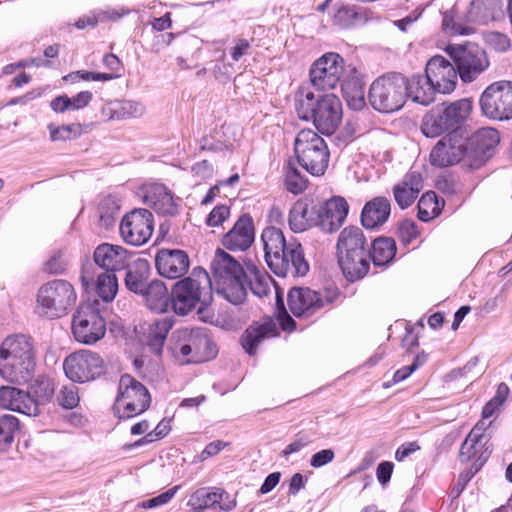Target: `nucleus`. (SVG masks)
Wrapping results in <instances>:
<instances>
[{
  "label": "nucleus",
  "instance_id": "f257e3e1",
  "mask_svg": "<svg viewBox=\"0 0 512 512\" xmlns=\"http://www.w3.org/2000/svg\"><path fill=\"white\" fill-rule=\"evenodd\" d=\"M261 240L264 244L265 260L276 275L304 276L309 271L301 244L286 242L280 229L266 227L261 234Z\"/></svg>",
  "mask_w": 512,
  "mask_h": 512
},
{
  "label": "nucleus",
  "instance_id": "f03ea898",
  "mask_svg": "<svg viewBox=\"0 0 512 512\" xmlns=\"http://www.w3.org/2000/svg\"><path fill=\"white\" fill-rule=\"evenodd\" d=\"M32 339L23 334L7 336L0 344V376L11 383L25 384L35 373Z\"/></svg>",
  "mask_w": 512,
  "mask_h": 512
},
{
  "label": "nucleus",
  "instance_id": "7ed1b4c3",
  "mask_svg": "<svg viewBox=\"0 0 512 512\" xmlns=\"http://www.w3.org/2000/svg\"><path fill=\"white\" fill-rule=\"evenodd\" d=\"M171 307L175 314L185 316L194 309L202 312L212 301L211 280L202 268L177 281L171 290Z\"/></svg>",
  "mask_w": 512,
  "mask_h": 512
},
{
  "label": "nucleus",
  "instance_id": "20e7f679",
  "mask_svg": "<svg viewBox=\"0 0 512 512\" xmlns=\"http://www.w3.org/2000/svg\"><path fill=\"white\" fill-rule=\"evenodd\" d=\"M217 293L233 305L247 296L248 277L241 263L222 249H217L211 262Z\"/></svg>",
  "mask_w": 512,
  "mask_h": 512
},
{
  "label": "nucleus",
  "instance_id": "39448f33",
  "mask_svg": "<svg viewBox=\"0 0 512 512\" xmlns=\"http://www.w3.org/2000/svg\"><path fill=\"white\" fill-rule=\"evenodd\" d=\"M76 301V290L69 281L49 280L37 290L35 312L47 320L60 319L72 311Z\"/></svg>",
  "mask_w": 512,
  "mask_h": 512
},
{
  "label": "nucleus",
  "instance_id": "423d86ee",
  "mask_svg": "<svg viewBox=\"0 0 512 512\" xmlns=\"http://www.w3.org/2000/svg\"><path fill=\"white\" fill-rule=\"evenodd\" d=\"M472 101L463 98L431 109L422 119L421 131L428 138L457 133L472 112Z\"/></svg>",
  "mask_w": 512,
  "mask_h": 512
},
{
  "label": "nucleus",
  "instance_id": "0eeeda50",
  "mask_svg": "<svg viewBox=\"0 0 512 512\" xmlns=\"http://www.w3.org/2000/svg\"><path fill=\"white\" fill-rule=\"evenodd\" d=\"M294 150L299 164L311 175L321 176L328 168L330 152L325 140L311 129L301 130Z\"/></svg>",
  "mask_w": 512,
  "mask_h": 512
},
{
  "label": "nucleus",
  "instance_id": "6e6552de",
  "mask_svg": "<svg viewBox=\"0 0 512 512\" xmlns=\"http://www.w3.org/2000/svg\"><path fill=\"white\" fill-rule=\"evenodd\" d=\"M407 98L406 78L390 73L377 78L370 86L369 101L372 107L383 113L399 110Z\"/></svg>",
  "mask_w": 512,
  "mask_h": 512
},
{
  "label": "nucleus",
  "instance_id": "1a4fd4ad",
  "mask_svg": "<svg viewBox=\"0 0 512 512\" xmlns=\"http://www.w3.org/2000/svg\"><path fill=\"white\" fill-rule=\"evenodd\" d=\"M151 397L147 388L132 376H121L114 411L119 418H131L141 414L150 406Z\"/></svg>",
  "mask_w": 512,
  "mask_h": 512
},
{
  "label": "nucleus",
  "instance_id": "9d476101",
  "mask_svg": "<svg viewBox=\"0 0 512 512\" xmlns=\"http://www.w3.org/2000/svg\"><path fill=\"white\" fill-rule=\"evenodd\" d=\"M446 52L453 60L459 77L465 83L476 80L490 64L485 50L476 44L448 45Z\"/></svg>",
  "mask_w": 512,
  "mask_h": 512
},
{
  "label": "nucleus",
  "instance_id": "9b49d317",
  "mask_svg": "<svg viewBox=\"0 0 512 512\" xmlns=\"http://www.w3.org/2000/svg\"><path fill=\"white\" fill-rule=\"evenodd\" d=\"M71 330L77 342L93 345L105 336L106 322L96 307L81 304L73 314Z\"/></svg>",
  "mask_w": 512,
  "mask_h": 512
},
{
  "label": "nucleus",
  "instance_id": "f8f14e48",
  "mask_svg": "<svg viewBox=\"0 0 512 512\" xmlns=\"http://www.w3.org/2000/svg\"><path fill=\"white\" fill-rule=\"evenodd\" d=\"M465 147L464 167L479 169L492 157L500 142L499 132L491 127H484L463 139Z\"/></svg>",
  "mask_w": 512,
  "mask_h": 512
},
{
  "label": "nucleus",
  "instance_id": "ddd939ff",
  "mask_svg": "<svg viewBox=\"0 0 512 512\" xmlns=\"http://www.w3.org/2000/svg\"><path fill=\"white\" fill-rule=\"evenodd\" d=\"M479 103L483 114L490 119H512V82L490 84L481 94Z\"/></svg>",
  "mask_w": 512,
  "mask_h": 512
},
{
  "label": "nucleus",
  "instance_id": "4468645a",
  "mask_svg": "<svg viewBox=\"0 0 512 512\" xmlns=\"http://www.w3.org/2000/svg\"><path fill=\"white\" fill-rule=\"evenodd\" d=\"M63 369L71 381L85 383L98 378L104 372V361L98 353L82 349L65 358Z\"/></svg>",
  "mask_w": 512,
  "mask_h": 512
},
{
  "label": "nucleus",
  "instance_id": "2eb2a0df",
  "mask_svg": "<svg viewBox=\"0 0 512 512\" xmlns=\"http://www.w3.org/2000/svg\"><path fill=\"white\" fill-rule=\"evenodd\" d=\"M335 290L317 292L310 288L294 287L287 297L288 306L296 317H310L320 309L332 304L337 298Z\"/></svg>",
  "mask_w": 512,
  "mask_h": 512
},
{
  "label": "nucleus",
  "instance_id": "dca6fc26",
  "mask_svg": "<svg viewBox=\"0 0 512 512\" xmlns=\"http://www.w3.org/2000/svg\"><path fill=\"white\" fill-rule=\"evenodd\" d=\"M119 229L122 239L127 244L144 245L153 233V214L144 208L134 209L123 216Z\"/></svg>",
  "mask_w": 512,
  "mask_h": 512
},
{
  "label": "nucleus",
  "instance_id": "f3484780",
  "mask_svg": "<svg viewBox=\"0 0 512 512\" xmlns=\"http://www.w3.org/2000/svg\"><path fill=\"white\" fill-rule=\"evenodd\" d=\"M344 73V59L338 53L328 52L318 58L309 71L310 81L318 90L334 89Z\"/></svg>",
  "mask_w": 512,
  "mask_h": 512
},
{
  "label": "nucleus",
  "instance_id": "a211bd4d",
  "mask_svg": "<svg viewBox=\"0 0 512 512\" xmlns=\"http://www.w3.org/2000/svg\"><path fill=\"white\" fill-rule=\"evenodd\" d=\"M315 115L311 118L319 132L326 135L333 134L342 121V104L334 94L318 96Z\"/></svg>",
  "mask_w": 512,
  "mask_h": 512
},
{
  "label": "nucleus",
  "instance_id": "6ab92c4d",
  "mask_svg": "<svg viewBox=\"0 0 512 512\" xmlns=\"http://www.w3.org/2000/svg\"><path fill=\"white\" fill-rule=\"evenodd\" d=\"M425 73L437 92L450 94L455 90L459 74L445 57L433 56L426 64Z\"/></svg>",
  "mask_w": 512,
  "mask_h": 512
},
{
  "label": "nucleus",
  "instance_id": "aec40b11",
  "mask_svg": "<svg viewBox=\"0 0 512 512\" xmlns=\"http://www.w3.org/2000/svg\"><path fill=\"white\" fill-rule=\"evenodd\" d=\"M464 142L457 133H449L440 139L430 153V162L437 167H448L459 162L464 166Z\"/></svg>",
  "mask_w": 512,
  "mask_h": 512
},
{
  "label": "nucleus",
  "instance_id": "412c9836",
  "mask_svg": "<svg viewBox=\"0 0 512 512\" xmlns=\"http://www.w3.org/2000/svg\"><path fill=\"white\" fill-rule=\"evenodd\" d=\"M144 203L160 215L175 216L179 211V198L163 184L149 183L141 188Z\"/></svg>",
  "mask_w": 512,
  "mask_h": 512
},
{
  "label": "nucleus",
  "instance_id": "4be33fe9",
  "mask_svg": "<svg viewBox=\"0 0 512 512\" xmlns=\"http://www.w3.org/2000/svg\"><path fill=\"white\" fill-rule=\"evenodd\" d=\"M254 240L253 218L249 214H242L232 228L222 236L221 243L229 251L244 252L252 246Z\"/></svg>",
  "mask_w": 512,
  "mask_h": 512
},
{
  "label": "nucleus",
  "instance_id": "5701e85b",
  "mask_svg": "<svg viewBox=\"0 0 512 512\" xmlns=\"http://www.w3.org/2000/svg\"><path fill=\"white\" fill-rule=\"evenodd\" d=\"M155 265L161 276L178 279L187 273L190 259L184 250L161 249L156 254Z\"/></svg>",
  "mask_w": 512,
  "mask_h": 512
},
{
  "label": "nucleus",
  "instance_id": "b1692460",
  "mask_svg": "<svg viewBox=\"0 0 512 512\" xmlns=\"http://www.w3.org/2000/svg\"><path fill=\"white\" fill-rule=\"evenodd\" d=\"M348 211L347 201L343 197L334 196L320 207L317 224L324 232L332 233L343 225Z\"/></svg>",
  "mask_w": 512,
  "mask_h": 512
},
{
  "label": "nucleus",
  "instance_id": "393cba45",
  "mask_svg": "<svg viewBox=\"0 0 512 512\" xmlns=\"http://www.w3.org/2000/svg\"><path fill=\"white\" fill-rule=\"evenodd\" d=\"M0 406L27 416L39 413L38 403L28 393L11 386L0 387Z\"/></svg>",
  "mask_w": 512,
  "mask_h": 512
},
{
  "label": "nucleus",
  "instance_id": "a878e982",
  "mask_svg": "<svg viewBox=\"0 0 512 512\" xmlns=\"http://www.w3.org/2000/svg\"><path fill=\"white\" fill-rule=\"evenodd\" d=\"M128 252L120 245L109 243L100 244L94 251L95 263L106 270L116 272L128 265Z\"/></svg>",
  "mask_w": 512,
  "mask_h": 512
},
{
  "label": "nucleus",
  "instance_id": "bb28decb",
  "mask_svg": "<svg viewBox=\"0 0 512 512\" xmlns=\"http://www.w3.org/2000/svg\"><path fill=\"white\" fill-rule=\"evenodd\" d=\"M505 0H473L468 12L471 22L488 24L504 17Z\"/></svg>",
  "mask_w": 512,
  "mask_h": 512
},
{
  "label": "nucleus",
  "instance_id": "cd10ccee",
  "mask_svg": "<svg viewBox=\"0 0 512 512\" xmlns=\"http://www.w3.org/2000/svg\"><path fill=\"white\" fill-rule=\"evenodd\" d=\"M338 263L345 278L350 281H358L368 273L370 268V251L362 253L337 254Z\"/></svg>",
  "mask_w": 512,
  "mask_h": 512
},
{
  "label": "nucleus",
  "instance_id": "c85d7f7f",
  "mask_svg": "<svg viewBox=\"0 0 512 512\" xmlns=\"http://www.w3.org/2000/svg\"><path fill=\"white\" fill-rule=\"evenodd\" d=\"M186 335H188L190 339L193 351L192 359H195V363L209 361L216 357L218 348L207 329H187Z\"/></svg>",
  "mask_w": 512,
  "mask_h": 512
},
{
  "label": "nucleus",
  "instance_id": "c756f323",
  "mask_svg": "<svg viewBox=\"0 0 512 512\" xmlns=\"http://www.w3.org/2000/svg\"><path fill=\"white\" fill-rule=\"evenodd\" d=\"M390 212V201L386 197H375L367 202L362 210V225L367 229L377 228L388 220Z\"/></svg>",
  "mask_w": 512,
  "mask_h": 512
},
{
  "label": "nucleus",
  "instance_id": "7c9ffc66",
  "mask_svg": "<svg viewBox=\"0 0 512 512\" xmlns=\"http://www.w3.org/2000/svg\"><path fill=\"white\" fill-rule=\"evenodd\" d=\"M237 139L235 127L231 125H222L214 129L210 134L202 137L200 149L211 152H222L231 150Z\"/></svg>",
  "mask_w": 512,
  "mask_h": 512
},
{
  "label": "nucleus",
  "instance_id": "2f4dec72",
  "mask_svg": "<svg viewBox=\"0 0 512 512\" xmlns=\"http://www.w3.org/2000/svg\"><path fill=\"white\" fill-rule=\"evenodd\" d=\"M223 497H228L227 493L218 488L203 487L196 490L189 498L188 505L194 511L203 512L205 509L219 505L220 509L229 511L234 507V504H222Z\"/></svg>",
  "mask_w": 512,
  "mask_h": 512
},
{
  "label": "nucleus",
  "instance_id": "473e14b6",
  "mask_svg": "<svg viewBox=\"0 0 512 512\" xmlns=\"http://www.w3.org/2000/svg\"><path fill=\"white\" fill-rule=\"evenodd\" d=\"M369 250V244L361 228L349 226L344 228L338 237L337 254L362 253Z\"/></svg>",
  "mask_w": 512,
  "mask_h": 512
},
{
  "label": "nucleus",
  "instance_id": "72a5a7b5",
  "mask_svg": "<svg viewBox=\"0 0 512 512\" xmlns=\"http://www.w3.org/2000/svg\"><path fill=\"white\" fill-rule=\"evenodd\" d=\"M407 97L422 105H429L435 99L436 89L428 80L427 74L413 75L409 80L406 79Z\"/></svg>",
  "mask_w": 512,
  "mask_h": 512
},
{
  "label": "nucleus",
  "instance_id": "f704fd0d",
  "mask_svg": "<svg viewBox=\"0 0 512 512\" xmlns=\"http://www.w3.org/2000/svg\"><path fill=\"white\" fill-rule=\"evenodd\" d=\"M174 325L172 317H164L150 323L146 329V342L150 350L160 355L167 338V335Z\"/></svg>",
  "mask_w": 512,
  "mask_h": 512
},
{
  "label": "nucleus",
  "instance_id": "c9c22d12",
  "mask_svg": "<svg viewBox=\"0 0 512 512\" xmlns=\"http://www.w3.org/2000/svg\"><path fill=\"white\" fill-rule=\"evenodd\" d=\"M147 308L156 313H165L171 304L170 294L165 284L160 280L152 281L142 294Z\"/></svg>",
  "mask_w": 512,
  "mask_h": 512
},
{
  "label": "nucleus",
  "instance_id": "e433bc0d",
  "mask_svg": "<svg viewBox=\"0 0 512 512\" xmlns=\"http://www.w3.org/2000/svg\"><path fill=\"white\" fill-rule=\"evenodd\" d=\"M273 336H275V325L272 322L250 326L243 335L242 346L248 354L253 355L265 338Z\"/></svg>",
  "mask_w": 512,
  "mask_h": 512
},
{
  "label": "nucleus",
  "instance_id": "4c0bfd02",
  "mask_svg": "<svg viewBox=\"0 0 512 512\" xmlns=\"http://www.w3.org/2000/svg\"><path fill=\"white\" fill-rule=\"evenodd\" d=\"M318 105V97L308 86H301L294 96V108L298 117L310 121Z\"/></svg>",
  "mask_w": 512,
  "mask_h": 512
},
{
  "label": "nucleus",
  "instance_id": "58836bf2",
  "mask_svg": "<svg viewBox=\"0 0 512 512\" xmlns=\"http://www.w3.org/2000/svg\"><path fill=\"white\" fill-rule=\"evenodd\" d=\"M396 254V243L392 238L379 237L371 244L370 260L375 266L389 264Z\"/></svg>",
  "mask_w": 512,
  "mask_h": 512
},
{
  "label": "nucleus",
  "instance_id": "ea45409f",
  "mask_svg": "<svg viewBox=\"0 0 512 512\" xmlns=\"http://www.w3.org/2000/svg\"><path fill=\"white\" fill-rule=\"evenodd\" d=\"M145 105L136 100H122L114 104L110 109V118L124 120L129 118H138L145 114Z\"/></svg>",
  "mask_w": 512,
  "mask_h": 512
},
{
  "label": "nucleus",
  "instance_id": "a19ab883",
  "mask_svg": "<svg viewBox=\"0 0 512 512\" xmlns=\"http://www.w3.org/2000/svg\"><path fill=\"white\" fill-rule=\"evenodd\" d=\"M334 23L341 28H349L365 23L368 18L365 12L356 6H341L334 13Z\"/></svg>",
  "mask_w": 512,
  "mask_h": 512
},
{
  "label": "nucleus",
  "instance_id": "79ce46f5",
  "mask_svg": "<svg viewBox=\"0 0 512 512\" xmlns=\"http://www.w3.org/2000/svg\"><path fill=\"white\" fill-rule=\"evenodd\" d=\"M187 329H182L177 332V340L170 347V351L175 360L181 364L195 363L193 358L192 346L189 336L186 335Z\"/></svg>",
  "mask_w": 512,
  "mask_h": 512
},
{
  "label": "nucleus",
  "instance_id": "37998d69",
  "mask_svg": "<svg viewBox=\"0 0 512 512\" xmlns=\"http://www.w3.org/2000/svg\"><path fill=\"white\" fill-rule=\"evenodd\" d=\"M118 291V281L114 272H104L98 275L96 293L105 302L112 301Z\"/></svg>",
  "mask_w": 512,
  "mask_h": 512
},
{
  "label": "nucleus",
  "instance_id": "c03bdc74",
  "mask_svg": "<svg viewBox=\"0 0 512 512\" xmlns=\"http://www.w3.org/2000/svg\"><path fill=\"white\" fill-rule=\"evenodd\" d=\"M441 212L438 198L434 192L423 194L418 202V218L427 222L437 217Z\"/></svg>",
  "mask_w": 512,
  "mask_h": 512
},
{
  "label": "nucleus",
  "instance_id": "a18cd8bd",
  "mask_svg": "<svg viewBox=\"0 0 512 512\" xmlns=\"http://www.w3.org/2000/svg\"><path fill=\"white\" fill-rule=\"evenodd\" d=\"M19 430V421L13 415L0 417V451H4L14 440L15 433Z\"/></svg>",
  "mask_w": 512,
  "mask_h": 512
},
{
  "label": "nucleus",
  "instance_id": "49530a36",
  "mask_svg": "<svg viewBox=\"0 0 512 512\" xmlns=\"http://www.w3.org/2000/svg\"><path fill=\"white\" fill-rule=\"evenodd\" d=\"M120 206L112 196H105L99 203V220L105 228L111 227L116 220Z\"/></svg>",
  "mask_w": 512,
  "mask_h": 512
},
{
  "label": "nucleus",
  "instance_id": "de8ad7c7",
  "mask_svg": "<svg viewBox=\"0 0 512 512\" xmlns=\"http://www.w3.org/2000/svg\"><path fill=\"white\" fill-rule=\"evenodd\" d=\"M308 207L305 203L297 202L289 212V225L294 232L305 231L309 227L307 216Z\"/></svg>",
  "mask_w": 512,
  "mask_h": 512
},
{
  "label": "nucleus",
  "instance_id": "09e8293b",
  "mask_svg": "<svg viewBox=\"0 0 512 512\" xmlns=\"http://www.w3.org/2000/svg\"><path fill=\"white\" fill-rule=\"evenodd\" d=\"M285 184L289 192L300 194L307 188L308 179L289 163L285 171Z\"/></svg>",
  "mask_w": 512,
  "mask_h": 512
},
{
  "label": "nucleus",
  "instance_id": "8fccbe9b",
  "mask_svg": "<svg viewBox=\"0 0 512 512\" xmlns=\"http://www.w3.org/2000/svg\"><path fill=\"white\" fill-rule=\"evenodd\" d=\"M50 134V140L52 142L67 141L75 139L81 134L80 124H69L57 126L53 123L47 126Z\"/></svg>",
  "mask_w": 512,
  "mask_h": 512
},
{
  "label": "nucleus",
  "instance_id": "3c124183",
  "mask_svg": "<svg viewBox=\"0 0 512 512\" xmlns=\"http://www.w3.org/2000/svg\"><path fill=\"white\" fill-rule=\"evenodd\" d=\"M454 8L443 13L442 30L450 35H470L474 33V29L470 26H464L455 21Z\"/></svg>",
  "mask_w": 512,
  "mask_h": 512
},
{
  "label": "nucleus",
  "instance_id": "603ef678",
  "mask_svg": "<svg viewBox=\"0 0 512 512\" xmlns=\"http://www.w3.org/2000/svg\"><path fill=\"white\" fill-rule=\"evenodd\" d=\"M249 271L254 274V279L248 280V285L253 294L260 298L268 296L272 291V279L268 276L260 275L255 266H251Z\"/></svg>",
  "mask_w": 512,
  "mask_h": 512
},
{
  "label": "nucleus",
  "instance_id": "864d4df0",
  "mask_svg": "<svg viewBox=\"0 0 512 512\" xmlns=\"http://www.w3.org/2000/svg\"><path fill=\"white\" fill-rule=\"evenodd\" d=\"M68 265L69 262L62 251H53L43 264V270L48 274L58 275L64 273Z\"/></svg>",
  "mask_w": 512,
  "mask_h": 512
},
{
  "label": "nucleus",
  "instance_id": "5fc2aeb1",
  "mask_svg": "<svg viewBox=\"0 0 512 512\" xmlns=\"http://www.w3.org/2000/svg\"><path fill=\"white\" fill-rule=\"evenodd\" d=\"M32 393L42 402L48 401L54 392L52 381L45 376H38L31 385Z\"/></svg>",
  "mask_w": 512,
  "mask_h": 512
},
{
  "label": "nucleus",
  "instance_id": "6e6d98bb",
  "mask_svg": "<svg viewBox=\"0 0 512 512\" xmlns=\"http://www.w3.org/2000/svg\"><path fill=\"white\" fill-rule=\"evenodd\" d=\"M57 401L64 408L73 409L80 401L78 388L73 384L63 386L57 395Z\"/></svg>",
  "mask_w": 512,
  "mask_h": 512
},
{
  "label": "nucleus",
  "instance_id": "4d7b16f0",
  "mask_svg": "<svg viewBox=\"0 0 512 512\" xmlns=\"http://www.w3.org/2000/svg\"><path fill=\"white\" fill-rule=\"evenodd\" d=\"M126 287L134 292L143 294L147 288V277L143 271L140 270H129L125 277Z\"/></svg>",
  "mask_w": 512,
  "mask_h": 512
},
{
  "label": "nucleus",
  "instance_id": "13d9d810",
  "mask_svg": "<svg viewBox=\"0 0 512 512\" xmlns=\"http://www.w3.org/2000/svg\"><path fill=\"white\" fill-rule=\"evenodd\" d=\"M179 488V485L174 486L156 497L138 503L137 507L139 509H153L166 505L173 499Z\"/></svg>",
  "mask_w": 512,
  "mask_h": 512
},
{
  "label": "nucleus",
  "instance_id": "bf43d9fd",
  "mask_svg": "<svg viewBox=\"0 0 512 512\" xmlns=\"http://www.w3.org/2000/svg\"><path fill=\"white\" fill-rule=\"evenodd\" d=\"M231 209L226 204L215 206L208 214L205 223L209 227H220L230 217Z\"/></svg>",
  "mask_w": 512,
  "mask_h": 512
},
{
  "label": "nucleus",
  "instance_id": "052dcab7",
  "mask_svg": "<svg viewBox=\"0 0 512 512\" xmlns=\"http://www.w3.org/2000/svg\"><path fill=\"white\" fill-rule=\"evenodd\" d=\"M393 195L396 203L401 209H406L417 199L413 191L398 183L393 187Z\"/></svg>",
  "mask_w": 512,
  "mask_h": 512
},
{
  "label": "nucleus",
  "instance_id": "680f3d73",
  "mask_svg": "<svg viewBox=\"0 0 512 512\" xmlns=\"http://www.w3.org/2000/svg\"><path fill=\"white\" fill-rule=\"evenodd\" d=\"M119 75L113 74V73H100V72H92V71H86V70H79L74 73L69 74L67 77H69L71 80L75 79H81L84 81H110L112 79H115Z\"/></svg>",
  "mask_w": 512,
  "mask_h": 512
},
{
  "label": "nucleus",
  "instance_id": "e2e57ef3",
  "mask_svg": "<svg viewBox=\"0 0 512 512\" xmlns=\"http://www.w3.org/2000/svg\"><path fill=\"white\" fill-rule=\"evenodd\" d=\"M30 66L36 67H47L49 66V61L43 60L42 58H30L20 60L16 63L7 64L3 67L2 72L5 75L12 74L16 69H22Z\"/></svg>",
  "mask_w": 512,
  "mask_h": 512
},
{
  "label": "nucleus",
  "instance_id": "0e129e2a",
  "mask_svg": "<svg viewBox=\"0 0 512 512\" xmlns=\"http://www.w3.org/2000/svg\"><path fill=\"white\" fill-rule=\"evenodd\" d=\"M276 306L278 310V320L283 330L292 331L295 327V322L292 317L287 313L283 299L279 292L276 290Z\"/></svg>",
  "mask_w": 512,
  "mask_h": 512
},
{
  "label": "nucleus",
  "instance_id": "69168bd1",
  "mask_svg": "<svg viewBox=\"0 0 512 512\" xmlns=\"http://www.w3.org/2000/svg\"><path fill=\"white\" fill-rule=\"evenodd\" d=\"M403 186L410 189L417 196L423 188V179L419 172L409 171L400 182Z\"/></svg>",
  "mask_w": 512,
  "mask_h": 512
},
{
  "label": "nucleus",
  "instance_id": "338daca9",
  "mask_svg": "<svg viewBox=\"0 0 512 512\" xmlns=\"http://www.w3.org/2000/svg\"><path fill=\"white\" fill-rule=\"evenodd\" d=\"M399 238L404 244H409L417 238L418 229L413 221H404L399 227Z\"/></svg>",
  "mask_w": 512,
  "mask_h": 512
},
{
  "label": "nucleus",
  "instance_id": "774afa93",
  "mask_svg": "<svg viewBox=\"0 0 512 512\" xmlns=\"http://www.w3.org/2000/svg\"><path fill=\"white\" fill-rule=\"evenodd\" d=\"M334 458L335 453L332 449H323L312 455L310 459V466L313 468H320L332 462Z\"/></svg>",
  "mask_w": 512,
  "mask_h": 512
}]
</instances>
